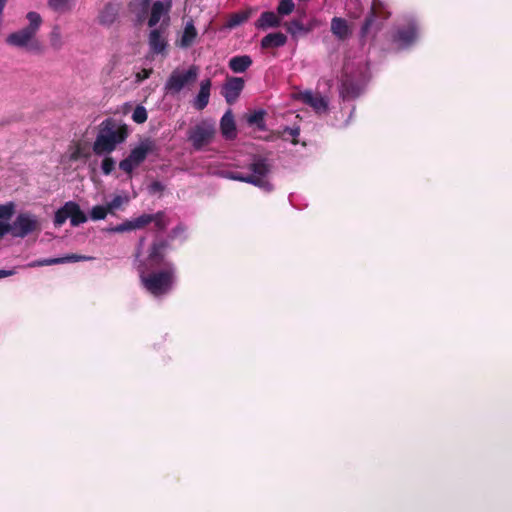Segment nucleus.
Returning <instances> with one entry per match:
<instances>
[{"mask_svg": "<svg viewBox=\"0 0 512 512\" xmlns=\"http://www.w3.org/2000/svg\"><path fill=\"white\" fill-rule=\"evenodd\" d=\"M155 268L147 267L140 263L138 272L143 288L155 297L168 294L175 282V267L173 263L165 264V268L155 271Z\"/></svg>", "mask_w": 512, "mask_h": 512, "instance_id": "obj_1", "label": "nucleus"}, {"mask_svg": "<svg viewBox=\"0 0 512 512\" xmlns=\"http://www.w3.org/2000/svg\"><path fill=\"white\" fill-rule=\"evenodd\" d=\"M129 135L126 124H119L113 118L103 120L99 125L98 134L93 143V152L98 155L112 153L117 145L123 143Z\"/></svg>", "mask_w": 512, "mask_h": 512, "instance_id": "obj_2", "label": "nucleus"}, {"mask_svg": "<svg viewBox=\"0 0 512 512\" xmlns=\"http://www.w3.org/2000/svg\"><path fill=\"white\" fill-rule=\"evenodd\" d=\"M271 163L269 160L262 156H255L253 161L249 164L248 169L252 174H243L238 171H227L225 177L230 180L252 184L266 192L273 190V185L267 179L271 172Z\"/></svg>", "mask_w": 512, "mask_h": 512, "instance_id": "obj_3", "label": "nucleus"}, {"mask_svg": "<svg viewBox=\"0 0 512 512\" xmlns=\"http://www.w3.org/2000/svg\"><path fill=\"white\" fill-rule=\"evenodd\" d=\"M27 19L29 20V25L17 32L11 33L7 37L6 42L11 46L26 47L29 50L36 51L40 49V45L34 38L41 25L42 19L36 12H29Z\"/></svg>", "mask_w": 512, "mask_h": 512, "instance_id": "obj_4", "label": "nucleus"}, {"mask_svg": "<svg viewBox=\"0 0 512 512\" xmlns=\"http://www.w3.org/2000/svg\"><path fill=\"white\" fill-rule=\"evenodd\" d=\"M390 17V12L381 0H373L371 9L360 30L361 38H366L372 30L379 31L382 28V22Z\"/></svg>", "mask_w": 512, "mask_h": 512, "instance_id": "obj_5", "label": "nucleus"}, {"mask_svg": "<svg viewBox=\"0 0 512 512\" xmlns=\"http://www.w3.org/2000/svg\"><path fill=\"white\" fill-rule=\"evenodd\" d=\"M215 133L216 129L213 124L208 121H201L188 130L187 139L194 150L200 151L213 141Z\"/></svg>", "mask_w": 512, "mask_h": 512, "instance_id": "obj_6", "label": "nucleus"}, {"mask_svg": "<svg viewBox=\"0 0 512 512\" xmlns=\"http://www.w3.org/2000/svg\"><path fill=\"white\" fill-rule=\"evenodd\" d=\"M169 249L170 242L168 239L155 237L149 247L147 259L142 263L147 264V267L150 268H158L160 266L165 268V264L168 263L165 261V257Z\"/></svg>", "mask_w": 512, "mask_h": 512, "instance_id": "obj_7", "label": "nucleus"}, {"mask_svg": "<svg viewBox=\"0 0 512 512\" xmlns=\"http://www.w3.org/2000/svg\"><path fill=\"white\" fill-rule=\"evenodd\" d=\"M41 225L37 216L31 213H20L12 223V236L24 238L27 235L40 231Z\"/></svg>", "mask_w": 512, "mask_h": 512, "instance_id": "obj_8", "label": "nucleus"}, {"mask_svg": "<svg viewBox=\"0 0 512 512\" xmlns=\"http://www.w3.org/2000/svg\"><path fill=\"white\" fill-rule=\"evenodd\" d=\"M198 76V67L195 65L185 72L173 71L169 76L165 89L172 93H179L187 84L195 82Z\"/></svg>", "mask_w": 512, "mask_h": 512, "instance_id": "obj_9", "label": "nucleus"}, {"mask_svg": "<svg viewBox=\"0 0 512 512\" xmlns=\"http://www.w3.org/2000/svg\"><path fill=\"white\" fill-rule=\"evenodd\" d=\"M245 86V81L241 77L227 76L221 89V95L229 105L234 104Z\"/></svg>", "mask_w": 512, "mask_h": 512, "instance_id": "obj_10", "label": "nucleus"}, {"mask_svg": "<svg viewBox=\"0 0 512 512\" xmlns=\"http://www.w3.org/2000/svg\"><path fill=\"white\" fill-rule=\"evenodd\" d=\"M417 39V27L415 24L410 23L407 26L400 27L393 35V42L399 48H406L412 45Z\"/></svg>", "mask_w": 512, "mask_h": 512, "instance_id": "obj_11", "label": "nucleus"}, {"mask_svg": "<svg viewBox=\"0 0 512 512\" xmlns=\"http://www.w3.org/2000/svg\"><path fill=\"white\" fill-rule=\"evenodd\" d=\"M156 149V142L151 138H145L140 141L139 145L130 151L128 156L139 166L145 161L147 155L149 153H153Z\"/></svg>", "mask_w": 512, "mask_h": 512, "instance_id": "obj_12", "label": "nucleus"}, {"mask_svg": "<svg viewBox=\"0 0 512 512\" xmlns=\"http://www.w3.org/2000/svg\"><path fill=\"white\" fill-rule=\"evenodd\" d=\"M172 3L170 0L167 1H155L152 4L150 17L148 19V26L149 27H155L162 17L166 18L167 21L169 20V12L171 10Z\"/></svg>", "mask_w": 512, "mask_h": 512, "instance_id": "obj_13", "label": "nucleus"}, {"mask_svg": "<svg viewBox=\"0 0 512 512\" xmlns=\"http://www.w3.org/2000/svg\"><path fill=\"white\" fill-rule=\"evenodd\" d=\"M362 88L350 75L344 74L341 79L340 95L343 100H353L361 94Z\"/></svg>", "mask_w": 512, "mask_h": 512, "instance_id": "obj_14", "label": "nucleus"}, {"mask_svg": "<svg viewBox=\"0 0 512 512\" xmlns=\"http://www.w3.org/2000/svg\"><path fill=\"white\" fill-rule=\"evenodd\" d=\"M148 44L151 52L154 54H164L166 52L168 41L161 28H155L150 31Z\"/></svg>", "mask_w": 512, "mask_h": 512, "instance_id": "obj_15", "label": "nucleus"}, {"mask_svg": "<svg viewBox=\"0 0 512 512\" xmlns=\"http://www.w3.org/2000/svg\"><path fill=\"white\" fill-rule=\"evenodd\" d=\"M301 100L311 106L317 113L327 110V101L319 94H313L311 91H305L300 95Z\"/></svg>", "mask_w": 512, "mask_h": 512, "instance_id": "obj_16", "label": "nucleus"}, {"mask_svg": "<svg viewBox=\"0 0 512 512\" xmlns=\"http://www.w3.org/2000/svg\"><path fill=\"white\" fill-rule=\"evenodd\" d=\"M220 130L225 139L232 140L236 137V125L231 110H228L220 120Z\"/></svg>", "mask_w": 512, "mask_h": 512, "instance_id": "obj_17", "label": "nucleus"}, {"mask_svg": "<svg viewBox=\"0 0 512 512\" xmlns=\"http://www.w3.org/2000/svg\"><path fill=\"white\" fill-rule=\"evenodd\" d=\"M281 25V19L278 14L273 11H265L255 22L257 29L266 30L268 28H276Z\"/></svg>", "mask_w": 512, "mask_h": 512, "instance_id": "obj_18", "label": "nucleus"}, {"mask_svg": "<svg viewBox=\"0 0 512 512\" xmlns=\"http://www.w3.org/2000/svg\"><path fill=\"white\" fill-rule=\"evenodd\" d=\"M210 89H211V80L210 79L203 80L200 84L199 93L194 100V107L197 110L201 111L204 108H206V106L208 105L209 97H210Z\"/></svg>", "mask_w": 512, "mask_h": 512, "instance_id": "obj_19", "label": "nucleus"}, {"mask_svg": "<svg viewBox=\"0 0 512 512\" xmlns=\"http://www.w3.org/2000/svg\"><path fill=\"white\" fill-rule=\"evenodd\" d=\"M198 36V32L193 24L192 21H189L186 23L184 31L181 35V38L179 41H177V46L180 48H189L193 45L196 38Z\"/></svg>", "mask_w": 512, "mask_h": 512, "instance_id": "obj_20", "label": "nucleus"}, {"mask_svg": "<svg viewBox=\"0 0 512 512\" xmlns=\"http://www.w3.org/2000/svg\"><path fill=\"white\" fill-rule=\"evenodd\" d=\"M287 37L282 32L269 33L261 40L262 49L279 48L286 44Z\"/></svg>", "mask_w": 512, "mask_h": 512, "instance_id": "obj_21", "label": "nucleus"}, {"mask_svg": "<svg viewBox=\"0 0 512 512\" xmlns=\"http://www.w3.org/2000/svg\"><path fill=\"white\" fill-rule=\"evenodd\" d=\"M253 9L247 8L235 13H232L228 16L227 21L225 23V27L229 29H233L244 24L249 18L252 16Z\"/></svg>", "mask_w": 512, "mask_h": 512, "instance_id": "obj_22", "label": "nucleus"}, {"mask_svg": "<svg viewBox=\"0 0 512 512\" xmlns=\"http://www.w3.org/2000/svg\"><path fill=\"white\" fill-rule=\"evenodd\" d=\"M252 63V58L249 55H238L230 58L228 67L234 73H244Z\"/></svg>", "mask_w": 512, "mask_h": 512, "instance_id": "obj_23", "label": "nucleus"}, {"mask_svg": "<svg viewBox=\"0 0 512 512\" xmlns=\"http://www.w3.org/2000/svg\"><path fill=\"white\" fill-rule=\"evenodd\" d=\"M118 16V7L115 4L108 3L99 14V23L104 26L112 25Z\"/></svg>", "mask_w": 512, "mask_h": 512, "instance_id": "obj_24", "label": "nucleus"}, {"mask_svg": "<svg viewBox=\"0 0 512 512\" xmlns=\"http://www.w3.org/2000/svg\"><path fill=\"white\" fill-rule=\"evenodd\" d=\"M331 31L340 40H345L351 34L347 21L340 17L331 20Z\"/></svg>", "mask_w": 512, "mask_h": 512, "instance_id": "obj_25", "label": "nucleus"}, {"mask_svg": "<svg viewBox=\"0 0 512 512\" xmlns=\"http://www.w3.org/2000/svg\"><path fill=\"white\" fill-rule=\"evenodd\" d=\"M70 208V223L72 226L76 227L80 224H83L87 221L86 214L80 209V206L73 201H69Z\"/></svg>", "mask_w": 512, "mask_h": 512, "instance_id": "obj_26", "label": "nucleus"}, {"mask_svg": "<svg viewBox=\"0 0 512 512\" xmlns=\"http://www.w3.org/2000/svg\"><path fill=\"white\" fill-rule=\"evenodd\" d=\"M69 201L59 208L54 217V225L56 227L62 226L70 216Z\"/></svg>", "mask_w": 512, "mask_h": 512, "instance_id": "obj_27", "label": "nucleus"}, {"mask_svg": "<svg viewBox=\"0 0 512 512\" xmlns=\"http://www.w3.org/2000/svg\"><path fill=\"white\" fill-rule=\"evenodd\" d=\"M94 257L92 256H86L81 254H68L63 257H58V264H64V263H73V262H80V261H91Z\"/></svg>", "mask_w": 512, "mask_h": 512, "instance_id": "obj_28", "label": "nucleus"}, {"mask_svg": "<svg viewBox=\"0 0 512 512\" xmlns=\"http://www.w3.org/2000/svg\"><path fill=\"white\" fill-rule=\"evenodd\" d=\"M264 116L265 112L263 110L254 111L249 114L247 117V122L250 125H256L259 129L264 128Z\"/></svg>", "mask_w": 512, "mask_h": 512, "instance_id": "obj_29", "label": "nucleus"}, {"mask_svg": "<svg viewBox=\"0 0 512 512\" xmlns=\"http://www.w3.org/2000/svg\"><path fill=\"white\" fill-rule=\"evenodd\" d=\"M151 215L153 218L152 223H154V229L157 232L164 231L168 226V221L165 217V214L163 212H157V213L151 214Z\"/></svg>", "mask_w": 512, "mask_h": 512, "instance_id": "obj_30", "label": "nucleus"}, {"mask_svg": "<svg viewBox=\"0 0 512 512\" xmlns=\"http://www.w3.org/2000/svg\"><path fill=\"white\" fill-rule=\"evenodd\" d=\"M295 8V4L292 0H280L277 6V14L279 16L290 15Z\"/></svg>", "mask_w": 512, "mask_h": 512, "instance_id": "obj_31", "label": "nucleus"}, {"mask_svg": "<svg viewBox=\"0 0 512 512\" xmlns=\"http://www.w3.org/2000/svg\"><path fill=\"white\" fill-rule=\"evenodd\" d=\"M285 28L288 33H290L292 36H297L301 32H305L304 25L299 20H292L290 22L285 23Z\"/></svg>", "mask_w": 512, "mask_h": 512, "instance_id": "obj_32", "label": "nucleus"}, {"mask_svg": "<svg viewBox=\"0 0 512 512\" xmlns=\"http://www.w3.org/2000/svg\"><path fill=\"white\" fill-rule=\"evenodd\" d=\"M147 118H148V114H147V110L145 109V107L142 105L136 106V108L134 109V111L132 113L133 121L136 122L137 124H142V123L146 122Z\"/></svg>", "mask_w": 512, "mask_h": 512, "instance_id": "obj_33", "label": "nucleus"}, {"mask_svg": "<svg viewBox=\"0 0 512 512\" xmlns=\"http://www.w3.org/2000/svg\"><path fill=\"white\" fill-rule=\"evenodd\" d=\"M109 213V210L107 206L103 205H96L91 209L90 217L92 220H102L105 219L107 214Z\"/></svg>", "mask_w": 512, "mask_h": 512, "instance_id": "obj_34", "label": "nucleus"}, {"mask_svg": "<svg viewBox=\"0 0 512 512\" xmlns=\"http://www.w3.org/2000/svg\"><path fill=\"white\" fill-rule=\"evenodd\" d=\"M135 230L143 229L150 223H152L153 218L151 214H142L139 217L133 219Z\"/></svg>", "mask_w": 512, "mask_h": 512, "instance_id": "obj_35", "label": "nucleus"}, {"mask_svg": "<svg viewBox=\"0 0 512 512\" xmlns=\"http://www.w3.org/2000/svg\"><path fill=\"white\" fill-rule=\"evenodd\" d=\"M115 169V160L110 157L106 156L101 163V170L104 175H109L112 173V171Z\"/></svg>", "mask_w": 512, "mask_h": 512, "instance_id": "obj_36", "label": "nucleus"}, {"mask_svg": "<svg viewBox=\"0 0 512 512\" xmlns=\"http://www.w3.org/2000/svg\"><path fill=\"white\" fill-rule=\"evenodd\" d=\"M138 166L136 163H134L133 160L129 156L124 158L119 163V168L124 171L125 173L129 174L131 176L133 169Z\"/></svg>", "mask_w": 512, "mask_h": 512, "instance_id": "obj_37", "label": "nucleus"}, {"mask_svg": "<svg viewBox=\"0 0 512 512\" xmlns=\"http://www.w3.org/2000/svg\"><path fill=\"white\" fill-rule=\"evenodd\" d=\"M300 134V128L299 127H284L282 132H281V135L282 137H286V136H290L292 137V143L295 145L298 143V140H297V137L299 136Z\"/></svg>", "mask_w": 512, "mask_h": 512, "instance_id": "obj_38", "label": "nucleus"}, {"mask_svg": "<svg viewBox=\"0 0 512 512\" xmlns=\"http://www.w3.org/2000/svg\"><path fill=\"white\" fill-rule=\"evenodd\" d=\"M132 230H135L133 219L126 220L123 223L118 224L117 226L111 228V231L115 232V233H123V232H127V231H132Z\"/></svg>", "mask_w": 512, "mask_h": 512, "instance_id": "obj_39", "label": "nucleus"}, {"mask_svg": "<svg viewBox=\"0 0 512 512\" xmlns=\"http://www.w3.org/2000/svg\"><path fill=\"white\" fill-rule=\"evenodd\" d=\"M14 213V204L8 203L0 205V219L9 220Z\"/></svg>", "mask_w": 512, "mask_h": 512, "instance_id": "obj_40", "label": "nucleus"}, {"mask_svg": "<svg viewBox=\"0 0 512 512\" xmlns=\"http://www.w3.org/2000/svg\"><path fill=\"white\" fill-rule=\"evenodd\" d=\"M58 264V258H47L35 260L29 264L30 267H42Z\"/></svg>", "mask_w": 512, "mask_h": 512, "instance_id": "obj_41", "label": "nucleus"}, {"mask_svg": "<svg viewBox=\"0 0 512 512\" xmlns=\"http://www.w3.org/2000/svg\"><path fill=\"white\" fill-rule=\"evenodd\" d=\"M124 199L121 196H115L109 203H107V208L109 212H112L115 209H118L123 204Z\"/></svg>", "mask_w": 512, "mask_h": 512, "instance_id": "obj_42", "label": "nucleus"}, {"mask_svg": "<svg viewBox=\"0 0 512 512\" xmlns=\"http://www.w3.org/2000/svg\"><path fill=\"white\" fill-rule=\"evenodd\" d=\"M48 4L53 10L62 11L67 5V0H48Z\"/></svg>", "mask_w": 512, "mask_h": 512, "instance_id": "obj_43", "label": "nucleus"}, {"mask_svg": "<svg viewBox=\"0 0 512 512\" xmlns=\"http://www.w3.org/2000/svg\"><path fill=\"white\" fill-rule=\"evenodd\" d=\"M151 0H142L141 1V12L137 15V21L141 22L144 20V16L148 11Z\"/></svg>", "mask_w": 512, "mask_h": 512, "instance_id": "obj_44", "label": "nucleus"}, {"mask_svg": "<svg viewBox=\"0 0 512 512\" xmlns=\"http://www.w3.org/2000/svg\"><path fill=\"white\" fill-rule=\"evenodd\" d=\"M8 233L12 235V224L0 222V239Z\"/></svg>", "mask_w": 512, "mask_h": 512, "instance_id": "obj_45", "label": "nucleus"}, {"mask_svg": "<svg viewBox=\"0 0 512 512\" xmlns=\"http://www.w3.org/2000/svg\"><path fill=\"white\" fill-rule=\"evenodd\" d=\"M149 190L152 193L162 192L164 190V186L159 181H153L149 186Z\"/></svg>", "mask_w": 512, "mask_h": 512, "instance_id": "obj_46", "label": "nucleus"}, {"mask_svg": "<svg viewBox=\"0 0 512 512\" xmlns=\"http://www.w3.org/2000/svg\"><path fill=\"white\" fill-rule=\"evenodd\" d=\"M151 73H152L151 69H143L141 72H139L136 75L137 81H143V80L149 78Z\"/></svg>", "mask_w": 512, "mask_h": 512, "instance_id": "obj_47", "label": "nucleus"}, {"mask_svg": "<svg viewBox=\"0 0 512 512\" xmlns=\"http://www.w3.org/2000/svg\"><path fill=\"white\" fill-rule=\"evenodd\" d=\"M82 157L81 148L77 147L76 150L71 154L70 158L73 161H77Z\"/></svg>", "mask_w": 512, "mask_h": 512, "instance_id": "obj_48", "label": "nucleus"}, {"mask_svg": "<svg viewBox=\"0 0 512 512\" xmlns=\"http://www.w3.org/2000/svg\"><path fill=\"white\" fill-rule=\"evenodd\" d=\"M14 274V271L13 270H0V279L1 278H5V277H9L11 275Z\"/></svg>", "mask_w": 512, "mask_h": 512, "instance_id": "obj_49", "label": "nucleus"}, {"mask_svg": "<svg viewBox=\"0 0 512 512\" xmlns=\"http://www.w3.org/2000/svg\"><path fill=\"white\" fill-rule=\"evenodd\" d=\"M8 0H0V14L2 15L4 7Z\"/></svg>", "mask_w": 512, "mask_h": 512, "instance_id": "obj_50", "label": "nucleus"}, {"mask_svg": "<svg viewBox=\"0 0 512 512\" xmlns=\"http://www.w3.org/2000/svg\"><path fill=\"white\" fill-rule=\"evenodd\" d=\"M133 6H134V4H133L132 2H131V3H129V9H130L131 11H133Z\"/></svg>", "mask_w": 512, "mask_h": 512, "instance_id": "obj_51", "label": "nucleus"}, {"mask_svg": "<svg viewBox=\"0 0 512 512\" xmlns=\"http://www.w3.org/2000/svg\"><path fill=\"white\" fill-rule=\"evenodd\" d=\"M177 230H178V228H175V229H173V230H172V232H173L174 234H176Z\"/></svg>", "mask_w": 512, "mask_h": 512, "instance_id": "obj_52", "label": "nucleus"}]
</instances>
